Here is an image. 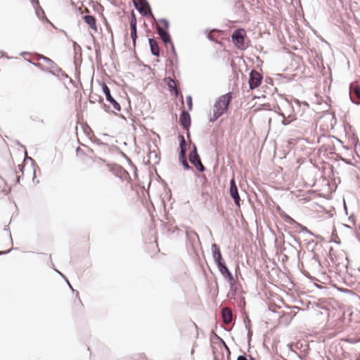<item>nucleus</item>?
<instances>
[{"label": "nucleus", "instance_id": "nucleus-1", "mask_svg": "<svg viewBox=\"0 0 360 360\" xmlns=\"http://www.w3.org/2000/svg\"><path fill=\"white\" fill-rule=\"evenodd\" d=\"M233 98V94L228 92L218 97L214 105V109L222 114H225L228 110Z\"/></svg>", "mask_w": 360, "mask_h": 360}, {"label": "nucleus", "instance_id": "nucleus-2", "mask_svg": "<svg viewBox=\"0 0 360 360\" xmlns=\"http://www.w3.org/2000/svg\"><path fill=\"white\" fill-rule=\"evenodd\" d=\"M136 11L143 16L153 17L151 7L147 0H132Z\"/></svg>", "mask_w": 360, "mask_h": 360}, {"label": "nucleus", "instance_id": "nucleus-3", "mask_svg": "<svg viewBox=\"0 0 360 360\" xmlns=\"http://www.w3.org/2000/svg\"><path fill=\"white\" fill-rule=\"evenodd\" d=\"M188 158L190 162L200 172L205 171V167L202 165L200 155L198 153L197 147L195 144H193V148L189 153Z\"/></svg>", "mask_w": 360, "mask_h": 360}, {"label": "nucleus", "instance_id": "nucleus-4", "mask_svg": "<svg viewBox=\"0 0 360 360\" xmlns=\"http://www.w3.org/2000/svg\"><path fill=\"white\" fill-rule=\"evenodd\" d=\"M186 246L188 249L195 251V249L200 245V238L198 233L192 230L186 229Z\"/></svg>", "mask_w": 360, "mask_h": 360}, {"label": "nucleus", "instance_id": "nucleus-5", "mask_svg": "<svg viewBox=\"0 0 360 360\" xmlns=\"http://www.w3.org/2000/svg\"><path fill=\"white\" fill-rule=\"evenodd\" d=\"M217 267L220 274L223 276L224 278L229 283L231 291L233 292V294H235L236 290L233 289V286L235 285L236 281L232 273L227 267L226 264L224 263Z\"/></svg>", "mask_w": 360, "mask_h": 360}, {"label": "nucleus", "instance_id": "nucleus-6", "mask_svg": "<svg viewBox=\"0 0 360 360\" xmlns=\"http://www.w3.org/2000/svg\"><path fill=\"white\" fill-rule=\"evenodd\" d=\"M37 60H43L47 63L48 66L45 68V71L51 75L56 77V72H62V69L51 58L43 55H39Z\"/></svg>", "mask_w": 360, "mask_h": 360}, {"label": "nucleus", "instance_id": "nucleus-7", "mask_svg": "<svg viewBox=\"0 0 360 360\" xmlns=\"http://www.w3.org/2000/svg\"><path fill=\"white\" fill-rule=\"evenodd\" d=\"M263 76L257 70H252L250 72L248 84L251 90L255 89L260 86Z\"/></svg>", "mask_w": 360, "mask_h": 360}, {"label": "nucleus", "instance_id": "nucleus-8", "mask_svg": "<svg viewBox=\"0 0 360 360\" xmlns=\"http://www.w3.org/2000/svg\"><path fill=\"white\" fill-rule=\"evenodd\" d=\"M101 87L103 92L105 96L106 101L112 105L113 108L115 110L120 111L121 106L120 103L112 97V96L110 94V90L109 87L107 86V84L105 82H102Z\"/></svg>", "mask_w": 360, "mask_h": 360}, {"label": "nucleus", "instance_id": "nucleus-9", "mask_svg": "<svg viewBox=\"0 0 360 360\" xmlns=\"http://www.w3.org/2000/svg\"><path fill=\"white\" fill-rule=\"evenodd\" d=\"M245 32L243 29H238L233 31L231 38L234 44L238 48H242L244 46V39Z\"/></svg>", "mask_w": 360, "mask_h": 360}, {"label": "nucleus", "instance_id": "nucleus-10", "mask_svg": "<svg viewBox=\"0 0 360 360\" xmlns=\"http://www.w3.org/2000/svg\"><path fill=\"white\" fill-rule=\"evenodd\" d=\"M349 98L351 101L356 104L360 105V86L356 84L352 83L349 86Z\"/></svg>", "mask_w": 360, "mask_h": 360}, {"label": "nucleus", "instance_id": "nucleus-11", "mask_svg": "<svg viewBox=\"0 0 360 360\" xmlns=\"http://www.w3.org/2000/svg\"><path fill=\"white\" fill-rule=\"evenodd\" d=\"M211 249L213 259L217 266L226 263L221 253L220 248L216 243L212 245Z\"/></svg>", "mask_w": 360, "mask_h": 360}, {"label": "nucleus", "instance_id": "nucleus-12", "mask_svg": "<svg viewBox=\"0 0 360 360\" xmlns=\"http://www.w3.org/2000/svg\"><path fill=\"white\" fill-rule=\"evenodd\" d=\"M229 193L236 205L240 207V198L238 193V187L233 178L230 181Z\"/></svg>", "mask_w": 360, "mask_h": 360}, {"label": "nucleus", "instance_id": "nucleus-13", "mask_svg": "<svg viewBox=\"0 0 360 360\" xmlns=\"http://www.w3.org/2000/svg\"><path fill=\"white\" fill-rule=\"evenodd\" d=\"M179 122L181 125L184 129L188 130L190 126H191V117L188 112L186 110H183L181 112ZM190 133L189 131H188L187 136L189 137Z\"/></svg>", "mask_w": 360, "mask_h": 360}, {"label": "nucleus", "instance_id": "nucleus-14", "mask_svg": "<svg viewBox=\"0 0 360 360\" xmlns=\"http://www.w3.org/2000/svg\"><path fill=\"white\" fill-rule=\"evenodd\" d=\"M156 31L164 44H172V40L168 30H165L160 26H157Z\"/></svg>", "mask_w": 360, "mask_h": 360}, {"label": "nucleus", "instance_id": "nucleus-15", "mask_svg": "<svg viewBox=\"0 0 360 360\" xmlns=\"http://www.w3.org/2000/svg\"><path fill=\"white\" fill-rule=\"evenodd\" d=\"M148 44L150 49L151 54L154 56H160V48L158 42L153 38L148 39Z\"/></svg>", "mask_w": 360, "mask_h": 360}, {"label": "nucleus", "instance_id": "nucleus-16", "mask_svg": "<svg viewBox=\"0 0 360 360\" xmlns=\"http://www.w3.org/2000/svg\"><path fill=\"white\" fill-rule=\"evenodd\" d=\"M221 315L223 318V321L228 324L231 323L233 319L232 311L230 308L225 307L221 309Z\"/></svg>", "mask_w": 360, "mask_h": 360}, {"label": "nucleus", "instance_id": "nucleus-17", "mask_svg": "<svg viewBox=\"0 0 360 360\" xmlns=\"http://www.w3.org/2000/svg\"><path fill=\"white\" fill-rule=\"evenodd\" d=\"M84 22L94 30L97 31L96 19L94 15H86L83 17Z\"/></svg>", "mask_w": 360, "mask_h": 360}, {"label": "nucleus", "instance_id": "nucleus-18", "mask_svg": "<svg viewBox=\"0 0 360 360\" xmlns=\"http://www.w3.org/2000/svg\"><path fill=\"white\" fill-rule=\"evenodd\" d=\"M166 80H168L167 82V86L170 91H172L175 93L176 95H178V89L176 88V85L175 83L174 79H173L172 77H168L165 78Z\"/></svg>", "mask_w": 360, "mask_h": 360}, {"label": "nucleus", "instance_id": "nucleus-19", "mask_svg": "<svg viewBox=\"0 0 360 360\" xmlns=\"http://www.w3.org/2000/svg\"><path fill=\"white\" fill-rule=\"evenodd\" d=\"M295 231L298 233H307L308 235L314 236V233L311 232L306 226H304L297 222L295 225Z\"/></svg>", "mask_w": 360, "mask_h": 360}, {"label": "nucleus", "instance_id": "nucleus-20", "mask_svg": "<svg viewBox=\"0 0 360 360\" xmlns=\"http://www.w3.org/2000/svg\"><path fill=\"white\" fill-rule=\"evenodd\" d=\"M281 117H282L283 120L281 121V124L283 126H287L290 124L295 119L291 118L290 120H288V118L290 117V115H289L288 117H285V114L282 112L280 110L279 111H276Z\"/></svg>", "mask_w": 360, "mask_h": 360}, {"label": "nucleus", "instance_id": "nucleus-21", "mask_svg": "<svg viewBox=\"0 0 360 360\" xmlns=\"http://www.w3.org/2000/svg\"><path fill=\"white\" fill-rule=\"evenodd\" d=\"M179 151H186V142L183 134H179Z\"/></svg>", "mask_w": 360, "mask_h": 360}, {"label": "nucleus", "instance_id": "nucleus-22", "mask_svg": "<svg viewBox=\"0 0 360 360\" xmlns=\"http://www.w3.org/2000/svg\"><path fill=\"white\" fill-rule=\"evenodd\" d=\"M131 29V37L132 39L133 46L135 47L136 46V40L137 38V27H130Z\"/></svg>", "mask_w": 360, "mask_h": 360}, {"label": "nucleus", "instance_id": "nucleus-23", "mask_svg": "<svg viewBox=\"0 0 360 360\" xmlns=\"http://www.w3.org/2000/svg\"><path fill=\"white\" fill-rule=\"evenodd\" d=\"M27 159L29 160L31 163H32V165L33 167V179H32V181L33 182L35 183V178H36V170H35V168H34V165H35V161L33 158H30V157H28L27 155V153H25V160ZM37 184L39 183V181L37 180L36 181Z\"/></svg>", "mask_w": 360, "mask_h": 360}, {"label": "nucleus", "instance_id": "nucleus-24", "mask_svg": "<svg viewBox=\"0 0 360 360\" xmlns=\"http://www.w3.org/2000/svg\"><path fill=\"white\" fill-rule=\"evenodd\" d=\"M224 114L219 112V111L216 110H213V113L212 115L210 117V119H209V121L210 122H215L219 117H221V115H223Z\"/></svg>", "mask_w": 360, "mask_h": 360}, {"label": "nucleus", "instance_id": "nucleus-25", "mask_svg": "<svg viewBox=\"0 0 360 360\" xmlns=\"http://www.w3.org/2000/svg\"><path fill=\"white\" fill-rule=\"evenodd\" d=\"M282 217L284 219L286 223H288L290 225H295L296 222L288 214L283 213L282 214Z\"/></svg>", "mask_w": 360, "mask_h": 360}, {"label": "nucleus", "instance_id": "nucleus-26", "mask_svg": "<svg viewBox=\"0 0 360 360\" xmlns=\"http://www.w3.org/2000/svg\"><path fill=\"white\" fill-rule=\"evenodd\" d=\"M136 18L134 11L132 10L130 13L129 25L130 27H136Z\"/></svg>", "mask_w": 360, "mask_h": 360}, {"label": "nucleus", "instance_id": "nucleus-27", "mask_svg": "<svg viewBox=\"0 0 360 360\" xmlns=\"http://www.w3.org/2000/svg\"><path fill=\"white\" fill-rule=\"evenodd\" d=\"M181 164L182 165L184 169L194 172V169L191 166L189 165L186 160L181 162Z\"/></svg>", "mask_w": 360, "mask_h": 360}, {"label": "nucleus", "instance_id": "nucleus-28", "mask_svg": "<svg viewBox=\"0 0 360 360\" xmlns=\"http://www.w3.org/2000/svg\"><path fill=\"white\" fill-rule=\"evenodd\" d=\"M159 22L162 23L164 26V29L168 30L169 27V21L165 18H161Z\"/></svg>", "mask_w": 360, "mask_h": 360}, {"label": "nucleus", "instance_id": "nucleus-29", "mask_svg": "<svg viewBox=\"0 0 360 360\" xmlns=\"http://www.w3.org/2000/svg\"><path fill=\"white\" fill-rule=\"evenodd\" d=\"M186 160V151H179V160L180 162Z\"/></svg>", "mask_w": 360, "mask_h": 360}, {"label": "nucleus", "instance_id": "nucleus-30", "mask_svg": "<svg viewBox=\"0 0 360 360\" xmlns=\"http://www.w3.org/2000/svg\"><path fill=\"white\" fill-rule=\"evenodd\" d=\"M26 60L27 62H29L30 63L32 64L33 65H34L35 67H37V68H40L42 71H45V68L41 63H33L30 60H28V59H26Z\"/></svg>", "mask_w": 360, "mask_h": 360}, {"label": "nucleus", "instance_id": "nucleus-31", "mask_svg": "<svg viewBox=\"0 0 360 360\" xmlns=\"http://www.w3.org/2000/svg\"><path fill=\"white\" fill-rule=\"evenodd\" d=\"M186 103L189 110L192 109L193 102L191 96H186Z\"/></svg>", "mask_w": 360, "mask_h": 360}, {"label": "nucleus", "instance_id": "nucleus-32", "mask_svg": "<svg viewBox=\"0 0 360 360\" xmlns=\"http://www.w3.org/2000/svg\"><path fill=\"white\" fill-rule=\"evenodd\" d=\"M36 15H37V17L39 19H41V15H42L43 16H45V13L41 8L39 10H36ZM44 18H46V21H49V20L46 17H44Z\"/></svg>", "mask_w": 360, "mask_h": 360}, {"label": "nucleus", "instance_id": "nucleus-33", "mask_svg": "<svg viewBox=\"0 0 360 360\" xmlns=\"http://www.w3.org/2000/svg\"><path fill=\"white\" fill-rule=\"evenodd\" d=\"M95 96L96 97H94V96H91V98H94L96 101H97L99 103H102L103 101V98L102 96H98V95H95ZM90 102L94 103V101H93L91 99H90Z\"/></svg>", "mask_w": 360, "mask_h": 360}, {"label": "nucleus", "instance_id": "nucleus-34", "mask_svg": "<svg viewBox=\"0 0 360 360\" xmlns=\"http://www.w3.org/2000/svg\"><path fill=\"white\" fill-rule=\"evenodd\" d=\"M92 142L94 143H96L97 145H103V146H108L107 143L102 142L99 139L94 137L92 139Z\"/></svg>", "mask_w": 360, "mask_h": 360}, {"label": "nucleus", "instance_id": "nucleus-35", "mask_svg": "<svg viewBox=\"0 0 360 360\" xmlns=\"http://www.w3.org/2000/svg\"><path fill=\"white\" fill-rule=\"evenodd\" d=\"M237 360H248L246 355H240L238 356ZM249 360H256L253 356H250Z\"/></svg>", "mask_w": 360, "mask_h": 360}, {"label": "nucleus", "instance_id": "nucleus-36", "mask_svg": "<svg viewBox=\"0 0 360 360\" xmlns=\"http://www.w3.org/2000/svg\"><path fill=\"white\" fill-rule=\"evenodd\" d=\"M245 328L248 329V342H250L251 340V336L252 335V333L250 330V328L249 325H248L247 323H245Z\"/></svg>", "mask_w": 360, "mask_h": 360}, {"label": "nucleus", "instance_id": "nucleus-37", "mask_svg": "<svg viewBox=\"0 0 360 360\" xmlns=\"http://www.w3.org/2000/svg\"><path fill=\"white\" fill-rule=\"evenodd\" d=\"M169 44L171 46V51L174 55V58L177 59V53H176V49H175L173 42L172 41V44Z\"/></svg>", "mask_w": 360, "mask_h": 360}, {"label": "nucleus", "instance_id": "nucleus-38", "mask_svg": "<svg viewBox=\"0 0 360 360\" xmlns=\"http://www.w3.org/2000/svg\"><path fill=\"white\" fill-rule=\"evenodd\" d=\"M72 46H73V49L75 50V51L76 52L77 50L78 51H81L82 50V48L81 46L76 42V41H73L72 43Z\"/></svg>", "mask_w": 360, "mask_h": 360}, {"label": "nucleus", "instance_id": "nucleus-39", "mask_svg": "<svg viewBox=\"0 0 360 360\" xmlns=\"http://www.w3.org/2000/svg\"><path fill=\"white\" fill-rule=\"evenodd\" d=\"M5 231H7L8 232V236L10 238V241H11V243L13 244V240H12V237H11V231L8 229V226H5L4 229Z\"/></svg>", "mask_w": 360, "mask_h": 360}, {"label": "nucleus", "instance_id": "nucleus-40", "mask_svg": "<svg viewBox=\"0 0 360 360\" xmlns=\"http://www.w3.org/2000/svg\"><path fill=\"white\" fill-rule=\"evenodd\" d=\"M18 169L20 170V172H21L22 174H23L24 169H25V165L23 164H20V165H18Z\"/></svg>", "mask_w": 360, "mask_h": 360}, {"label": "nucleus", "instance_id": "nucleus-41", "mask_svg": "<svg viewBox=\"0 0 360 360\" xmlns=\"http://www.w3.org/2000/svg\"><path fill=\"white\" fill-rule=\"evenodd\" d=\"M221 342H222V343H223V345H224V347H225L226 350L227 351V352H228L229 355H230L231 352H230V350H229V348L228 347V346L226 345L225 342H224L223 340H221Z\"/></svg>", "mask_w": 360, "mask_h": 360}, {"label": "nucleus", "instance_id": "nucleus-42", "mask_svg": "<svg viewBox=\"0 0 360 360\" xmlns=\"http://www.w3.org/2000/svg\"><path fill=\"white\" fill-rule=\"evenodd\" d=\"M106 27H107L108 30L110 33L112 41H113V34H112V29L110 27V26L108 25H107Z\"/></svg>", "mask_w": 360, "mask_h": 360}, {"label": "nucleus", "instance_id": "nucleus-43", "mask_svg": "<svg viewBox=\"0 0 360 360\" xmlns=\"http://www.w3.org/2000/svg\"><path fill=\"white\" fill-rule=\"evenodd\" d=\"M341 160L345 162L347 165H351L352 162L350 160L346 159V158H341Z\"/></svg>", "mask_w": 360, "mask_h": 360}, {"label": "nucleus", "instance_id": "nucleus-44", "mask_svg": "<svg viewBox=\"0 0 360 360\" xmlns=\"http://www.w3.org/2000/svg\"><path fill=\"white\" fill-rule=\"evenodd\" d=\"M73 293L75 294L76 297L79 298V292L77 290H75L73 288L71 289Z\"/></svg>", "mask_w": 360, "mask_h": 360}, {"label": "nucleus", "instance_id": "nucleus-45", "mask_svg": "<svg viewBox=\"0 0 360 360\" xmlns=\"http://www.w3.org/2000/svg\"><path fill=\"white\" fill-rule=\"evenodd\" d=\"M11 250H12V249L11 248V249H9V250H5V251H0V255L7 254V253L10 252Z\"/></svg>", "mask_w": 360, "mask_h": 360}, {"label": "nucleus", "instance_id": "nucleus-46", "mask_svg": "<svg viewBox=\"0 0 360 360\" xmlns=\"http://www.w3.org/2000/svg\"><path fill=\"white\" fill-rule=\"evenodd\" d=\"M60 73H61V75H62V76H63V77H65V78H70V77H69V76H68V74H66V73H65V72H63V70H62V72H60Z\"/></svg>", "mask_w": 360, "mask_h": 360}, {"label": "nucleus", "instance_id": "nucleus-47", "mask_svg": "<svg viewBox=\"0 0 360 360\" xmlns=\"http://www.w3.org/2000/svg\"><path fill=\"white\" fill-rule=\"evenodd\" d=\"M65 282H66V283L68 284V285L69 286V288H70V289H72V286L71 285V284H70V283L69 282V281L68 280V278H65Z\"/></svg>", "mask_w": 360, "mask_h": 360}, {"label": "nucleus", "instance_id": "nucleus-48", "mask_svg": "<svg viewBox=\"0 0 360 360\" xmlns=\"http://www.w3.org/2000/svg\"><path fill=\"white\" fill-rule=\"evenodd\" d=\"M294 240L299 244V245H301V243L300 242V239L297 238H294Z\"/></svg>", "mask_w": 360, "mask_h": 360}, {"label": "nucleus", "instance_id": "nucleus-49", "mask_svg": "<svg viewBox=\"0 0 360 360\" xmlns=\"http://www.w3.org/2000/svg\"><path fill=\"white\" fill-rule=\"evenodd\" d=\"M56 271H57V272H58V273L61 276V277H63L65 280V278H67L65 276V275H64V274H63L61 272H60V271H58V270H56Z\"/></svg>", "mask_w": 360, "mask_h": 360}, {"label": "nucleus", "instance_id": "nucleus-50", "mask_svg": "<svg viewBox=\"0 0 360 360\" xmlns=\"http://www.w3.org/2000/svg\"><path fill=\"white\" fill-rule=\"evenodd\" d=\"M293 101H294L295 103H297V105H300V101H299V100H297V99L295 98V99L293 100Z\"/></svg>", "mask_w": 360, "mask_h": 360}, {"label": "nucleus", "instance_id": "nucleus-51", "mask_svg": "<svg viewBox=\"0 0 360 360\" xmlns=\"http://www.w3.org/2000/svg\"><path fill=\"white\" fill-rule=\"evenodd\" d=\"M20 176H16V183H19L20 182Z\"/></svg>", "mask_w": 360, "mask_h": 360}, {"label": "nucleus", "instance_id": "nucleus-52", "mask_svg": "<svg viewBox=\"0 0 360 360\" xmlns=\"http://www.w3.org/2000/svg\"><path fill=\"white\" fill-rule=\"evenodd\" d=\"M109 108H110L109 106H107V105H105L104 109H105V111H108Z\"/></svg>", "mask_w": 360, "mask_h": 360}, {"label": "nucleus", "instance_id": "nucleus-53", "mask_svg": "<svg viewBox=\"0 0 360 360\" xmlns=\"http://www.w3.org/2000/svg\"><path fill=\"white\" fill-rule=\"evenodd\" d=\"M207 39H210V40H213L212 37L210 35V34H207Z\"/></svg>", "mask_w": 360, "mask_h": 360}, {"label": "nucleus", "instance_id": "nucleus-54", "mask_svg": "<svg viewBox=\"0 0 360 360\" xmlns=\"http://www.w3.org/2000/svg\"><path fill=\"white\" fill-rule=\"evenodd\" d=\"M314 259H315L316 261H318V262H319V263H320V262H319V261L317 259V258H316V255H314Z\"/></svg>", "mask_w": 360, "mask_h": 360}, {"label": "nucleus", "instance_id": "nucleus-55", "mask_svg": "<svg viewBox=\"0 0 360 360\" xmlns=\"http://www.w3.org/2000/svg\"><path fill=\"white\" fill-rule=\"evenodd\" d=\"M25 54H27V53H26V52H22V53H20V55H21V56H23V55H25Z\"/></svg>", "mask_w": 360, "mask_h": 360}, {"label": "nucleus", "instance_id": "nucleus-56", "mask_svg": "<svg viewBox=\"0 0 360 360\" xmlns=\"http://www.w3.org/2000/svg\"><path fill=\"white\" fill-rule=\"evenodd\" d=\"M193 353H194V349H191V354H193Z\"/></svg>", "mask_w": 360, "mask_h": 360}]
</instances>
